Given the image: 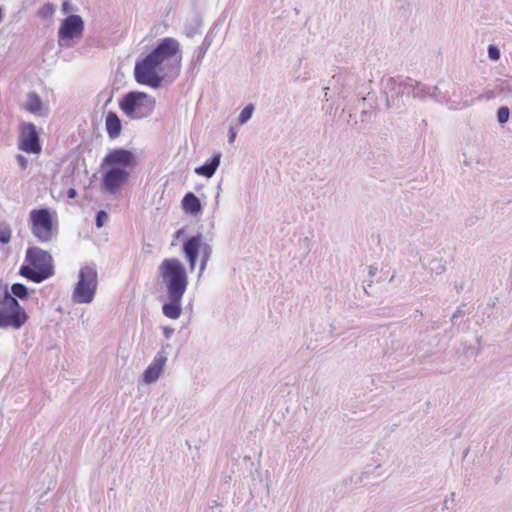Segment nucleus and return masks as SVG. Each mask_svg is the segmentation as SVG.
Segmentation results:
<instances>
[{"mask_svg":"<svg viewBox=\"0 0 512 512\" xmlns=\"http://www.w3.org/2000/svg\"><path fill=\"white\" fill-rule=\"evenodd\" d=\"M169 61H175L179 67L181 52L179 42L174 38L166 37L144 59L136 63L134 71L136 81L153 88L159 87L162 82L159 72Z\"/></svg>","mask_w":512,"mask_h":512,"instance_id":"f257e3e1","label":"nucleus"},{"mask_svg":"<svg viewBox=\"0 0 512 512\" xmlns=\"http://www.w3.org/2000/svg\"><path fill=\"white\" fill-rule=\"evenodd\" d=\"M54 274L52 256L39 247H29L19 275L34 283H41Z\"/></svg>","mask_w":512,"mask_h":512,"instance_id":"f03ea898","label":"nucleus"},{"mask_svg":"<svg viewBox=\"0 0 512 512\" xmlns=\"http://www.w3.org/2000/svg\"><path fill=\"white\" fill-rule=\"evenodd\" d=\"M28 320L25 309L20 305L5 286L0 291V328L20 329Z\"/></svg>","mask_w":512,"mask_h":512,"instance_id":"7ed1b4c3","label":"nucleus"},{"mask_svg":"<svg viewBox=\"0 0 512 512\" xmlns=\"http://www.w3.org/2000/svg\"><path fill=\"white\" fill-rule=\"evenodd\" d=\"M31 233L42 243H47L58 232V221L55 212L48 208L33 209L29 213Z\"/></svg>","mask_w":512,"mask_h":512,"instance_id":"20e7f679","label":"nucleus"},{"mask_svg":"<svg viewBox=\"0 0 512 512\" xmlns=\"http://www.w3.org/2000/svg\"><path fill=\"white\" fill-rule=\"evenodd\" d=\"M160 274L167 286L168 295L178 298L183 296L188 280L183 264L175 258L165 259L160 267Z\"/></svg>","mask_w":512,"mask_h":512,"instance_id":"39448f33","label":"nucleus"},{"mask_svg":"<svg viewBox=\"0 0 512 512\" xmlns=\"http://www.w3.org/2000/svg\"><path fill=\"white\" fill-rule=\"evenodd\" d=\"M119 107L126 116L141 119L153 112L155 100L144 92L133 91L120 100Z\"/></svg>","mask_w":512,"mask_h":512,"instance_id":"423d86ee","label":"nucleus"},{"mask_svg":"<svg viewBox=\"0 0 512 512\" xmlns=\"http://www.w3.org/2000/svg\"><path fill=\"white\" fill-rule=\"evenodd\" d=\"M97 287V272L93 267L84 266L79 272V281L73 291V300L77 303H90Z\"/></svg>","mask_w":512,"mask_h":512,"instance_id":"0eeeda50","label":"nucleus"},{"mask_svg":"<svg viewBox=\"0 0 512 512\" xmlns=\"http://www.w3.org/2000/svg\"><path fill=\"white\" fill-rule=\"evenodd\" d=\"M18 148L28 154H40L42 146L39 133L33 123L23 122L19 126Z\"/></svg>","mask_w":512,"mask_h":512,"instance_id":"6e6552de","label":"nucleus"},{"mask_svg":"<svg viewBox=\"0 0 512 512\" xmlns=\"http://www.w3.org/2000/svg\"><path fill=\"white\" fill-rule=\"evenodd\" d=\"M183 250L188 259L189 267L191 270H194L198 252L202 250L204 256L202 260L201 270L205 268L206 261L209 257L210 248L206 243H203L201 235L193 236L190 239H188L183 246Z\"/></svg>","mask_w":512,"mask_h":512,"instance_id":"1a4fd4ad","label":"nucleus"},{"mask_svg":"<svg viewBox=\"0 0 512 512\" xmlns=\"http://www.w3.org/2000/svg\"><path fill=\"white\" fill-rule=\"evenodd\" d=\"M129 176V170L121 167H111L103 175L102 186L110 193H115L128 181Z\"/></svg>","mask_w":512,"mask_h":512,"instance_id":"9d476101","label":"nucleus"},{"mask_svg":"<svg viewBox=\"0 0 512 512\" xmlns=\"http://www.w3.org/2000/svg\"><path fill=\"white\" fill-rule=\"evenodd\" d=\"M84 29L83 21L78 15H70L67 17L59 28V39L70 40L73 38H78L82 35Z\"/></svg>","mask_w":512,"mask_h":512,"instance_id":"9b49d317","label":"nucleus"},{"mask_svg":"<svg viewBox=\"0 0 512 512\" xmlns=\"http://www.w3.org/2000/svg\"><path fill=\"white\" fill-rule=\"evenodd\" d=\"M104 163L111 167H121L124 169L132 168L135 166V158L130 151L123 149H116L111 151L104 159Z\"/></svg>","mask_w":512,"mask_h":512,"instance_id":"f8f14e48","label":"nucleus"},{"mask_svg":"<svg viewBox=\"0 0 512 512\" xmlns=\"http://www.w3.org/2000/svg\"><path fill=\"white\" fill-rule=\"evenodd\" d=\"M166 358L162 354H157L153 360V362L148 366V368L144 371L143 380L145 383L155 382L165 365Z\"/></svg>","mask_w":512,"mask_h":512,"instance_id":"ddd939ff","label":"nucleus"},{"mask_svg":"<svg viewBox=\"0 0 512 512\" xmlns=\"http://www.w3.org/2000/svg\"><path fill=\"white\" fill-rule=\"evenodd\" d=\"M105 127L108 136L116 139L120 136L122 130L121 120L115 112L109 111L105 118Z\"/></svg>","mask_w":512,"mask_h":512,"instance_id":"4468645a","label":"nucleus"},{"mask_svg":"<svg viewBox=\"0 0 512 512\" xmlns=\"http://www.w3.org/2000/svg\"><path fill=\"white\" fill-rule=\"evenodd\" d=\"M183 296L178 298L173 295H169L170 302L163 305V314L170 319H178L181 315V299Z\"/></svg>","mask_w":512,"mask_h":512,"instance_id":"2eb2a0df","label":"nucleus"},{"mask_svg":"<svg viewBox=\"0 0 512 512\" xmlns=\"http://www.w3.org/2000/svg\"><path fill=\"white\" fill-rule=\"evenodd\" d=\"M182 208L187 213L197 214L201 211V203L192 192H189L182 200Z\"/></svg>","mask_w":512,"mask_h":512,"instance_id":"dca6fc26","label":"nucleus"},{"mask_svg":"<svg viewBox=\"0 0 512 512\" xmlns=\"http://www.w3.org/2000/svg\"><path fill=\"white\" fill-rule=\"evenodd\" d=\"M220 163V154L215 155L209 163H206L195 169L198 175L210 178L215 173Z\"/></svg>","mask_w":512,"mask_h":512,"instance_id":"f3484780","label":"nucleus"},{"mask_svg":"<svg viewBox=\"0 0 512 512\" xmlns=\"http://www.w3.org/2000/svg\"><path fill=\"white\" fill-rule=\"evenodd\" d=\"M24 109L32 114L39 115L42 111V101L40 97L31 92L27 95V101L24 105Z\"/></svg>","mask_w":512,"mask_h":512,"instance_id":"a211bd4d","label":"nucleus"},{"mask_svg":"<svg viewBox=\"0 0 512 512\" xmlns=\"http://www.w3.org/2000/svg\"><path fill=\"white\" fill-rule=\"evenodd\" d=\"M11 293L14 298L26 299L28 297V289L22 283H14L11 286Z\"/></svg>","mask_w":512,"mask_h":512,"instance_id":"6ab92c4d","label":"nucleus"},{"mask_svg":"<svg viewBox=\"0 0 512 512\" xmlns=\"http://www.w3.org/2000/svg\"><path fill=\"white\" fill-rule=\"evenodd\" d=\"M12 236L11 228L6 223H0V243L6 245L10 242Z\"/></svg>","mask_w":512,"mask_h":512,"instance_id":"aec40b11","label":"nucleus"},{"mask_svg":"<svg viewBox=\"0 0 512 512\" xmlns=\"http://www.w3.org/2000/svg\"><path fill=\"white\" fill-rule=\"evenodd\" d=\"M509 115H510V112H509L508 107L502 106L498 109L497 118L501 124L506 123L508 121Z\"/></svg>","mask_w":512,"mask_h":512,"instance_id":"412c9836","label":"nucleus"},{"mask_svg":"<svg viewBox=\"0 0 512 512\" xmlns=\"http://www.w3.org/2000/svg\"><path fill=\"white\" fill-rule=\"evenodd\" d=\"M252 113H253V106L252 105H248L246 106L242 112L240 113V116H239V121L241 124L245 123L246 121H248L251 116H252Z\"/></svg>","mask_w":512,"mask_h":512,"instance_id":"4be33fe9","label":"nucleus"},{"mask_svg":"<svg viewBox=\"0 0 512 512\" xmlns=\"http://www.w3.org/2000/svg\"><path fill=\"white\" fill-rule=\"evenodd\" d=\"M107 220V214L105 211H99L96 216V225L97 227H102L104 222Z\"/></svg>","mask_w":512,"mask_h":512,"instance_id":"5701e85b","label":"nucleus"},{"mask_svg":"<svg viewBox=\"0 0 512 512\" xmlns=\"http://www.w3.org/2000/svg\"><path fill=\"white\" fill-rule=\"evenodd\" d=\"M489 57L492 60H498L500 58V52L497 47L490 45L488 48Z\"/></svg>","mask_w":512,"mask_h":512,"instance_id":"b1692460","label":"nucleus"},{"mask_svg":"<svg viewBox=\"0 0 512 512\" xmlns=\"http://www.w3.org/2000/svg\"><path fill=\"white\" fill-rule=\"evenodd\" d=\"M16 159L22 169L27 168L28 160L23 155H17Z\"/></svg>","mask_w":512,"mask_h":512,"instance_id":"393cba45","label":"nucleus"},{"mask_svg":"<svg viewBox=\"0 0 512 512\" xmlns=\"http://www.w3.org/2000/svg\"><path fill=\"white\" fill-rule=\"evenodd\" d=\"M77 195V192L74 188H70L68 191H67V196L71 199L75 198Z\"/></svg>","mask_w":512,"mask_h":512,"instance_id":"a878e982","label":"nucleus"},{"mask_svg":"<svg viewBox=\"0 0 512 512\" xmlns=\"http://www.w3.org/2000/svg\"><path fill=\"white\" fill-rule=\"evenodd\" d=\"M42 11H43V12L45 11V13H47V14H48V13H49V14H52V13H53V9H52V7H51L50 5H46V6L42 9Z\"/></svg>","mask_w":512,"mask_h":512,"instance_id":"bb28decb","label":"nucleus"},{"mask_svg":"<svg viewBox=\"0 0 512 512\" xmlns=\"http://www.w3.org/2000/svg\"><path fill=\"white\" fill-rule=\"evenodd\" d=\"M235 137H236V132H235L233 129H231V131H230V138H229V141H230L231 143H232V142H234Z\"/></svg>","mask_w":512,"mask_h":512,"instance_id":"cd10ccee","label":"nucleus"},{"mask_svg":"<svg viewBox=\"0 0 512 512\" xmlns=\"http://www.w3.org/2000/svg\"><path fill=\"white\" fill-rule=\"evenodd\" d=\"M172 331H173V330H172V329H170V328H165V329H164V333H165L166 337H169V336H170V333H171Z\"/></svg>","mask_w":512,"mask_h":512,"instance_id":"c85d7f7f","label":"nucleus"}]
</instances>
